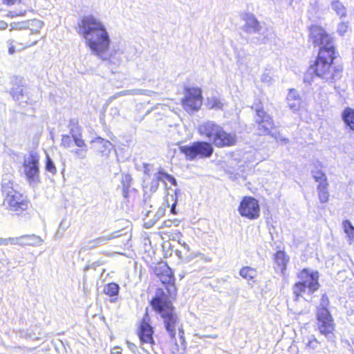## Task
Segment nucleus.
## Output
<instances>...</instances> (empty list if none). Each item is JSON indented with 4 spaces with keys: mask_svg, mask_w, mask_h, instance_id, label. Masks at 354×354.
I'll return each mask as SVG.
<instances>
[{
    "mask_svg": "<svg viewBox=\"0 0 354 354\" xmlns=\"http://www.w3.org/2000/svg\"><path fill=\"white\" fill-rule=\"evenodd\" d=\"M78 33L85 41L91 53L100 59L115 65L122 61V51L111 48V37L104 23L93 15L81 17L78 21Z\"/></svg>",
    "mask_w": 354,
    "mask_h": 354,
    "instance_id": "f257e3e1",
    "label": "nucleus"
},
{
    "mask_svg": "<svg viewBox=\"0 0 354 354\" xmlns=\"http://www.w3.org/2000/svg\"><path fill=\"white\" fill-rule=\"evenodd\" d=\"M154 273L166 287L165 290L157 289L155 297L151 301V306L163 320L165 330L170 338L175 339L178 317L171 302V299L176 295V292L174 273L171 269L163 263L155 268Z\"/></svg>",
    "mask_w": 354,
    "mask_h": 354,
    "instance_id": "f03ea898",
    "label": "nucleus"
},
{
    "mask_svg": "<svg viewBox=\"0 0 354 354\" xmlns=\"http://www.w3.org/2000/svg\"><path fill=\"white\" fill-rule=\"evenodd\" d=\"M335 58V51L320 50L315 62L311 66L308 73H315L316 76L327 82H333L340 77L341 71L333 70L331 64Z\"/></svg>",
    "mask_w": 354,
    "mask_h": 354,
    "instance_id": "7ed1b4c3",
    "label": "nucleus"
},
{
    "mask_svg": "<svg viewBox=\"0 0 354 354\" xmlns=\"http://www.w3.org/2000/svg\"><path fill=\"white\" fill-rule=\"evenodd\" d=\"M1 188L5 196L3 204L7 209L19 214L28 208V201L23 194L14 188L12 182L3 179Z\"/></svg>",
    "mask_w": 354,
    "mask_h": 354,
    "instance_id": "20e7f679",
    "label": "nucleus"
},
{
    "mask_svg": "<svg viewBox=\"0 0 354 354\" xmlns=\"http://www.w3.org/2000/svg\"><path fill=\"white\" fill-rule=\"evenodd\" d=\"M329 300L326 295H323L321 298L319 306L317 308V326L320 333L324 335L328 339L333 337V331L335 324L332 316L330 315L327 306Z\"/></svg>",
    "mask_w": 354,
    "mask_h": 354,
    "instance_id": "39448f33",
    "label": "nucleus"
},
{
    "mask_svg": "<svg viewBox=\"0 0 354 354\" xmlns=\"http://www.w3.org/2000/svg\"><path fill=\"white\" fill-rule=\"evenodd\" d=\"M299 278L301 281L296 283L292 288L295 301H297L299 297H303L306 290L309 293H313L317 290L319 287L317 272H310L308 270L304 269L299 273Z\"/></svg>",
    "mask_w": 354,
    "mask_h": 354,
    "instance_id": "423d86ee",
    "label": "nucleus"
},
{
    "mask_svg": "<svg viewBox=\"0 0 354 354\" xmlns=\"http://www.w3.org/2000/svg\"><path fill=\"white\" fill-rule=\"evenodd\" d=\"M179 149L180 152L185 154L186 158L189 160H193L196 158H209L214 152L212 144L205 141L194 142L191 145L180 146Z\"/></svg>",
    "mask_w": 354,
    "mask_h": 354,
    "instance_id": "0eeeda50",
    "label": "nucleus"
},
{
    "mask_svg": "<svg viewBox=\"0 0 354 354\" xmlns=\"http://www.w3.org/2000/svg\"><path fill=\"white\" fill-rule=\"evenodd\" d=\"M256 111L257 114L254 120L255 122L258 124V131L260 135H270L277 141H282L285 143L288 141L287 138H281L279 133L277 131H272L274 124L270 115L261 109H257Z\"/></svg>",
    "mask_w": 354,
    "mask_h": 354,
    "instance_id": "6e6552de",
    "label": "nucleus"
},
{
    "mask_svg": "<svg viewBox=\"0 0 354 354\" xmlns=\"http://www.w3.org/2000/svg\"><path fill=\"white\" fill-rule=\"evenodd\" d=\"M39 156L31 152L24 158L23 162L24 173L30 185L35 186L39 183Z\"/></svg>",
    "mask_w": 354,
    "mask_h": 354,
    "instance_id": "1a4fd4ad",
    "label": "nucleus"
},
{
    "mask_svg": "<svg viewBox=\"0 0 354 354\" xmlns=\"http://www.w3.org/2000/svg\"><path fill=\"white\" fill-rule=\"evenodd\" d=\"M310 38L313 43L320 50H334L333 38L324 29L318 26H312L310 29Z\"/></svg>",
    "mask_w": 354,
    "mask_h": 354,
    "instance_id": "9d476101",
    "label": "nucleus"
},
{
    "mask_svg": "<svg viewBox=\"0 0 354 354\" xmlns=\"http://www.w3.org/2000/svg\"><path fill=\"white\" fill-rule=\"evenodd\" d=\"M203 102L202 92L198 88L186 89L185 97L182 100L184 109L188 113L198 111Z\"/></svg>",
    "mask_w": 354,
    "mask_h": 354,
    "instance_id": "9b49d317",
    "label": "nucleus"
},
{
    "mask_svg": "<svg viewBox=\"0 0 354 354\" xmlns=\"http://www.w3.org/2000/svg\"><path fill=\"white\" fill-rule=\"evenodd\" d=\"M239 212L241 216L254 220L259 216L260 207L259 202L251 196H245L239 207Z\"/></svg>",
    "mask_w": 354,
    "mask_h": 354,
    "instance_id": "f8f14e48",
    "label": "nucleus"
},
{
    "mask_svg": "<svg viewBox=\"0 0 354 354\" xmlns=\"http://www.w3.org/2000/svg\"><path fill=\"white\" fill-rule=\"evenodd\" d=\"M153 334L152 327L148 323L142 322L138 331V337L141 348L147 353H148V348L153 350V346L155 344Z\"/></svg>",
    "mask_w": 354,
    "mask_h": 354,
    "instance_id": "ddd939ff",
    "label": "nucleus"
},
{
    "mask_svg": "<svg viewBox=\"0 0 354 354\" xmlns=\"http://www.w3.org/2000/svg\"><path fill=\"white\" fill-rule=\"evenodd\" d=\"M41 28H33L19 32L17 37L19 39L18 47L19 49H26L35 45L39 41V32Z\"/></svg>",
    "mask_w": 354,
    "mask_h": 354,
    "instance_id": "4468645a",
    "label": "nucleus"
},
{
    "mask_svg": "<svg viewBox=\"0 0 354 354\" xmlns=\"http://www.w3.org/2000/svg\"><path fill=\"white\" fill-rule=\"evenodd\" d=\"M221 126L214 121L204 122L198 126V133L213 145L216 136L221 131Z\"/></svg>",
    "mask_w": 354,
    "mask_h": 354,
    "instance_id": "2eb2a0df",
    "label": "nucleus"
},
{
    "mask_svg": "<svg viewBox=\"0 0 354 354\" xmlns=\"http://www.w3.org/2000/svg\"><path fill=\"white\" fill-rule=\"evenodd\" d=\"M118 236V232H114L110 234L100 236L93 239H91L84 243L82 246L80 248V252L95 249L100 246L105 245L109 241Z\"/></svg>",
    "mask_w": 354,
    "mask_h": 354,
    "instance_id": "dca6fc26",
    "label": "nucleus"
},
{
    "mask_svg": "<svg viewBox=\"0 0 354 354\" xmlns=\"http://www.w3.org/2000/svg\"><path fill=\"white\" fill-rule=\"evenodd\" d=\"M221 131L213 143L215 147L223 148L235 145L237 140L235 133L226 132L223 127Z\"/></svg>",
    "mask_w": 354,
    "mask_h": 354,
    "instance_id": "f3484780",
    "label": "nucleus"
},
{
    "mask_svg": "<svg viewBox=\"0 0 354 354\" xmlns=\"http://www.w3.org/2000/svg\"><path fill=\"white\" fill-rule=\"evenodd\" d=\"M243 19L245 21L243 30L247 33H255L260 30V24L253 15L245 14L243 17Z\"/></svg>",
    "mask_w": 354,
    "mask_h": 354,
    "instance_id": "a211bd4d",
    "label": "nucleus"
},
{
    "mask_svg": "<svg viewBox=\"0 0 354 354\" xmlns=\"http://www.w3.org/2000/svg\"><path fill=\"white\" fill-rule=\"evenodd\" d=\"M43 22L38 19H33L30 21H21V22H12L8 26L10 27V32L13 30H21L28 28L30 26L37 28H41L43 27Z\"/></svg>",
    "mask_w": 354,
    "mask_h": 354,
    "instance_id": "6ab92c4d",
    "label": "nucleus"
},
{
    "mask_svg": "<svg viewBox=\"0 0 354 354\" xmlns=\"http://www.w3.org/2000/svg\"><path fill=\"white\" fill-rule=\"evenodd\" d=\"M15 245H32L39 246L41 245L43 240L36 235H24L19 237H15Z\"/></svg>",
    "mask_w": 354,
    "mask_h": 354,
    "instance_id": "aec40b11",
    "label": "nucleus"
},
{
    "mask_svg": "<svg viewBox=\"0 0 354 354\" xmlns=\"http://www.w3.org/2000/svg\"><path fill=\"white\" fill-rule=\"evenodd\" d=\"M160 181L163 182L164 183H165L166 181H168L172 185H176V180L172 176L165 172L159 171L154 175L153 181L151 186V191H156L158 187V182Z\"/></svg>",
    "mask_w": 354,
    "mask_h": 354,
    "instance_id": "412c9836",
    "label": "nucleus"
},
{
    "mask_svg": "<svg viewBox=\"0 0 354 354\" xmlns=\"http://www.w3.org/2000/svg\"><path fill=\"white\" fill-rule=\"evenodd\" d=\"M287 102L288 106L293 112H295L300 109L301 100L296 90H290L287 95Z\"/></svg>",
    "mask_w": 354,
    "mask_h": 354,
    "instance_id": "4be33fe9",
    "label": "nucleus"
},
{
    "mask_svg": "<svg viewBox=\"0 0 354 354\" xmlns=\"http://www.w3.org/2000/svg\"><path fill=\"white\" fill-rule=\"evenodd\" d=\"M93 142L95 147L104 156H108L112 149V144L102 138H97Z\"/></svg>",
    "mask_w": 354,
    "mask_h": 354,
    "instance_id": "5701e85b",
    "label": "nucleus"
},
{
    "mask_svg": "<svg viewBox=\"0 0 354 354\" xmlns=\"http://www.w3.org/2000/svg\"><path fill=\"white\" fill-rule=\"evenodd\" d=\"M70 134L73 137L74 143L77 147H82L85 146V142L82 138L80 129L76 124H71Z\"/></svg>",
    "mask_w": 354,
    "mask_h": 354,
    "instance_id": "b1692460",
    "label": "nucleus"
},
{
    "mask_svg": "<svg viewBox=\"0 0 354 354\" xmlns=\"http://www.w3.org/2000/svg\"><path fill=\"white\" fill-rule=\"evenodd\" d=\"M289 259L283 251H278L274 255V262L282 272L286 270Z\"/></svg>",
    "mask_w": 354,
    "mask_h": 354,
    "instance_id": "393cba45",
    "label": "nucleus"
},
{
    "mask_svg": "<svg viewBox=\"0 0 354 354\" xmlns=\"http://www.w3.org/2000/svg\"><path fill=\"white\" fill-rule=\"evenodd\" d=\"M342 119L346 125L352 131H354V109L346 108L342 113Z\"/></svg>",
    "mask_w": 354,
    "mask_h": 354,
    "instance_id": "a878e982",
    "label": "nucleus"
},
{
    "mask_svg": "<svg viewBox=\"0 0 354 354\" xmlns=\"http://www.w3.org/2000/svg\"><path fill=\"white\" fill-rule=\"evenodd\" d=\"M171 193L169 192L165 198V205L167 207H169L170 206V202H173V203L171 205V212L174 214H176V206L177 203V192L178 190L176 189H170Z\"/></svg>",
    "mask_w": 354,
    "mask_h": 354,
    "instance_id": "bb28decb",
    "label": "nucleus"
},
{
    "mask_svg": "<svg viewBox=\"0 0 354 354\" xmlns=\"http://www.w3.org/2000/svg\"><path fill=\"white\" fill-rule=\"evenodd\" d=\"M324 184L317 185V192L319 199L321 203H325L328 201L329 193L328 192V183H323Z\"/></svg>",
    "mask_w": 354,
    "mask_h": 354,
    "instance_id": "cd10ccee",
    "label": "nucleus"
},
{
    "mask_svg": "<svg viewBox=\"0 0 354 354\" xmlns=\"http://www.w3.org/2000/svg\"><path fill=\"white\" fill-rule=\"evenodd\" d=\"M330 8L340 17H344L346 15V8L339 0L332 1Z\"/></svg>",
    "mask_w": 354,
    "mask_h": 354,
    "instance_id": "c85d7f7f",
    "label": "nucleus"
},
{
    "mask_svg": "<svg viewBox=\"0 0 354 354\" xmlns=\"http://www.w3.org/2000/svg\"><path fill=\"white\" fill-rule=\"evenodd\" d=\"M240 275L248 281L252 280L257 275L255 269L251 267H243L241 269Z\"/></svg>",
    "mask_w": 354,
    "mask_h": 354,
    "instance_id": "c756f323",
    "label": "nucleus"
},
{
    "mask_svg": "<svg viewBox=\"0 0 354 354\" xmlns=\"http://www.w3.org/2000/svg\"><path fill=\"white\" fill-rule=\"evenodd\" d=\"M120 290L119 286L115 283H109L104 288V293L110 297H115L118 295Z\"/></svg>",
    "mask_w": 354,
    "mask_h": 354,
    "instance_id": "7c9ffc66",
    "label": "nucleus"
},
{
    "mask_svg": "<svg viewBox=\"0 0 354 354\" xmlns=\"http://www.w3.org/2000/svg\"><path fill=\"white\" fill-rule=\"evenodd\" d=\"M207 105L209 109L221 110L223 108L224 103L216 97H212L207 99Z\"/></svg>",
    "mask_w": 354,
    "mask_h": 354,
    "instance_id": "2f4dec72",
    "label": "nucleus"
},
{
    "mask_svg": "<svg viewBox=\"0 0 354 354\" xmlns=\"http://www.w3.org/2000/svg\"><path fill=\"white\" fill-rule=\"evenodd\" d=\"M19 39L16 36L15 39H10L6 41L8 46V52L10 55H13L16 52L23 50L24 49H19L18 47Z\"/></svg>",
    "mask_w": 354,
    "mask_h": 354,
    "instance_id": "473e14b6",
    "label": "nucleus"
},
{
    "mask_svg": "<svg viewBox=\"0 0 354 354\" xmlns=\"http://www.w3.org/2000/svg\"><path fill=\"white\" fill-rule=\"evenodd\" d=\"M343 227L344 232L347 234L351 241H354V226L348 220L343 221Z\"/></svg>",
    "mask_w": 354,
    "mask_h": 354,
    "instance_id": "72a5a7b5",
    "label": "nucleus"
},
{
    "mask_svg": "<svg viewBox=\"0 0 354 354\" xmlns=\"http://www.w3.org/2000/svg\"><path fill=\"white\" fill-rule=\"evenodd\" d=\"M312 174L313 178L319 184H324L323 183H328L326 175L320 170H313Z\"/></svg>",
    "mask_w": 354,
    "mask_h": 354,
    "instance_id": "f704fd0d",
    "label": "nucleus"
},
{
    "mask_svg": "<svg viewBox=\"0 0 354 354\" xmlns=\"http://www.w3.org/2000/svg\"><path fill=\"white\" fill-rule=\"evenodd\" d=\"M10 94L15 100H22L24 97V89L20 86L12 88L10 91Z\"/></svg>",
    "mask_w": 354,
    "mask_h": 354,
    "instance_id": "c9c22d12",
    "label": "nucleus"
},
{
    "mask_svg": "<svg viewBox=\"0 0 354 354\" xmlns=\"http://www.w3.org/2000/svg\"><path fill=\"white\" fill-rule=\"evenodd\" d=\"M45 169L48 172L52 174L53 175H55L57 173V169L55 163L48 154H46Z\"/></svg>",
    "mask_w": 354,
    "mask_h": 354,
    "instance_id": "e433bc0d",
    "label": "nucleus"
},
{
    "mask_svg": "<svg viewBox=\"0 0 354 354\" xmlns=\"http://www.w3.org/2000/svg\"><path fill=\"white\" fill-rule=\"evenodd\" d=\"M152 93H154L153 91H149V90H142V89H132V90H128L124 92V95L129 94L132 95H151Z\"/></svg>",
    "mask_w": 354,
    "mask_h": 354,
    "instance_id": "4c0bfd02",
    "label": "nucleus"
},
{
    "mask_svg": "<svg viewBox=\"0 0 354 354\" xmlns=\"http://www.w3.org/2000/svg\"><path fill=\"white\" fill-rule=\"evenodd\" d=\"M131 177L129 174H122L121 183L122 184L123 192H127L131 186Z\"/></svg>",
    "mask_w": 354,
    "mask_h": 354,
    "instance_id": "58836bf2",
    "label": "nucleus"
},
{
    "mask_svg": "<svg viewBox=\"0 0 354 354\" xmlns=\"http://www.w3.org/2000/svg\"><path fill=\"white\" fill-rule=\"evenodd\" d=\"M80 149H77L73 151V153L75 154V157L78 159H84L86 157L87 154V148L85 145L84 147H79Z\"/></svg>",
    "mask_w": 354,
    "mask_h": 354,
    "instance_id": "ea45409f",
    "label": "nucleus"
},
{
    "mask_svg": "<svg viewBox=\"0 0 354 354\" xmlns=\"http://www.w3.org/2000/svg\"><path fill=\"white\" fill-rule=\"evenodd\" d=\"M74 140L70 135H64L62 136L61 145L65 148H69L73 146Z\"/></svg>",
    "mask_w": 354,
    "mask_h": 354,
    "instance_id": "a19ab883",
    "label": "nucleus"
},
{
    "mask_svg": "<svg viewBox=\"0 0 354 354\" xmlns=\"http://www.w3.org/2000/svg\"><path fill=\"white\" fill-rule=\"evenodd\" d=\"M166 209L167 206L165 204H162V205L158 207L154 216L156 221L159 220L165 214Z\"/></svg>",
    "mask_w": 354,
    "mask_h": 354,
    "instance_id": "79ce46f5",
    "label": "nucleus"
},
{
    "mask_svg": "<svg viewBox=\"0 0 354 354\" xmlns=\"http://www.w3.org/2000/svg\"><path fill=\"white\" fill-rule=\"evenodd\" d=\"M180 222V221L178 219H168L163 222L162 225L160 227H170L171 226H178Z\"/></svg>",
    "mask_w": 354,
    "mask_h": 354,
    "instance_id": "37998d69",
    "label": "nucleus"
},
{
    "mask_svg": "<svg viewBox=\"0 0 354 354\" xmlns=\"http://www.w3.org/2000/svg\"><path fill=\"white\" fill-rule=\"evenodd\" d=\"M348 28V24L346 22H342L338 24L337 31L339 35L343 36Z\"/></svg>",
    "mask_w": 354,
    "mask_h": 354,
    "instance_id": "c03bdc74",
    "label": "nucleus"
},
{
    "mask_svg": "<svg viewBox=\"0 0 354 354\" xmlns=\"http://www.w3.org/2000/svg\"><path fill=\"white\" fill-rule=\"evenodd\" d=\"M318 344L319 342L315 337H311L310 339H308L307 346L309 348L315 349L317 347Z\"/></svg>",
    "mask_w": 354,
    "mask_h": 354,
    "instance_id": "a18cd8bd",
    "label": "nucleus"
},
{
    "mask_svg": "<svg viewBox=\"0 0 354 354\" xmlns=\"http://www.w3.org/2000/svg\"><path fill=\"white\" fill-rule=\"evenodd\" d=\"M15 245L14 238H0V246L1 245Z\"/></svg>",
    "mask_w": 354,
    "mask_h": 354,
    "instance_id": "49530a36",
    "label": "nucleus"
},
{
    "mask_svg": "<svg viewBox=\"0 0 354 354\" xmlns=\"http://www.w3.org/2000/svg\"><path fill=\"white\" fill-rule=\"evenodd\" d=\"M25 14V12L20 11L19 12L15 11H10L7 14L6 17L9 18H14L17 16H24Z\"/></svg>",
    "mask_w": 354,
    "mask_h": 354,
    "instance_id": "de8ad7c7",
    "label": "nucleus"
},
{
    "mask_svg": "<svg viewBox=\"0 0 354 354\" xmlns=\"http://www.w3.org/2000/svg\"><path fill=\"white\" fill-rule=\"evenodd\" d=\"M102 264V263H100V261H95V262H93V263H91V265H88L84 267V271H88L89 269H95L96 267L100 266Z\"/></svg>",
    "mask_w": 354,
    "mask_h": 354,
    "instance_id": "09e8293b",
    "label": "nucleus"
},
{
    "mask_svg": "<svg viewBox=\"0 0 354 354\" xmlns=\"http://www.w3.org/2000/svg\"><path fill=\"white\" fill-rule=\"evenodd\" d=\"M261 81L266 84H270L272 82V77L268 73H263L261 75Z\"/></svg>",
    "mask_w": 354,
    "mask_h": 354,
    "instance_id": "8fccbe9b",
    "label": "nucleus"
},
{
    "mask_svg": "<svg viewBox=\"0 0 354 354\" xmlns=\"http://www.w3.org/2000/svg\"><path fill=\"white\" fill-rule=\"evenodd\" d=\"M21 0H3V3L8 6L15 5L17 2H20Z\"/></svg>",
    "mask_w": 354,
    "mask_h": 354,
    "instance_id": "3c124183",
    "label": "nucleus"
},
{
    "mask_svg": "<svg viewBox=\"0 0 354 354\" xmlns=\"http://www.w3.org/2000/svg\"><path fill=\"white\" fill-rule=\"evenodd\" d=\"M8 27V24L6 21L0 19V30H5Z\"/></svg>",
    "mask_w": 354,
    "mask_h": 354,
    "instance_id": "603ef678",
    "label": "nucleus"
},
{
    "mask_svg": "<svg viewBox=\"0 0 354 354\" xmlns=\"http://www.w3.org/2000/svg\"><path fill=\"white\" fill-rule=\"evenodd\" d=\"M121 348L120 347H115L111 351V354H121Z\"/></svg>",
    "mask_w": 354,
    "mask_h": 354,
    "instance_id": "864d4df0",
    "label": "nucleus"
},
{
    "mask_svg": "<svg viewBox=\"0 0 354 354\" xmlns=\"http://www.w3.org/2000/svg\"><path fill=\"white\" fill-rule=\"evenodd\" d=\"M178 243H180V245H182V246H183V248H184L187 251H189V245H188L186 243H185V242L182 243L180 241H178Z\"/></svg>",
    "mask_w": 354,
    "mask_h": 354,
    "instance_id": "5fc2aeb1",
    "label": "nucleus"
},
{
    "mask_svg": "<svg viewBox=\"0 0 354 354\" xmlns=\"http://www.w3.org/2000/svg\"><path fill=\"white\" fill-rule=\"evenodd\" d=\"M128 345H129V348L131 349V350H133L134 348H136V345L133 343H130V342H128L127 343Z\"/></svg>",
    "mask_w": 354,
    "mask_h": 354,
    "instance_id": "6e6d98bb",
    "label": "nucleus"
},
{
    "mask_svg": "<svg viewBox=\"0 0 354 354\" xmlns=\"http://www.w3.org/2000/svg\"><path fill=\"white\" fill-rule=\"evenodd\" d=\"M207 337L216 339L217 337V335H209L207 336Z\"/></svg>",
    "mask_w": 354,
    "mask_h": 354,
    "instance_id": "4d7b16f0",
    "label": "nucleus"
},
{
    "mask_svg": "<svg viewBox=\"0 0 354 354\" xmlns=\"http://www.w3.org/2000/svg\"><path fill=\"white\" fill-rule=\"evenodd\" d=\"M148 172H149V170H148V169H147V165H145V174H148Z\"/></svg>",
    "mask_w": 354,
    "mask_h": 354,
    "instance_id": "13d9d810",
    "label": "nucleus"
},
{
    "mask_svg": "<svg viewBox=\"0 0 354 354\" xmlns=\"http://www.w3.org/2000/svg\"><path fill=\"white\" fill-rule=\"evenodd\" d=\"M178 330H179V333L180 334H183V330L182 328H178Z\"/></svg>",
    "mask_w": 354,
    "mask_h": 354,
    "instance_id": "bf43d9fd",
    "label": "nucleus"
},
{
    "mask_svg": "<svg viewBox=\"0 0 354 354\" xmlns=\"http://www.w3.org/2000/svg\"><path fill=\"white\" fill-rule=\"evenodd\" d=\"M316 167V168H318L319 166H320V163L319 162H317V165H315Z\"/></svg>",
    "mask_w": 354,
    "mask_h": 354,
    "instance_id": "052dcab7",
    "label": "nucleus"
},
{
    "mask_svg": "<svg viewBox=\"0 0 354 354\" xmlns=\"http://www.w3.org/2000/svg\"><path fill=\"white\" fill-rule=\"evenodd\" d=\"M304 81H305V82L308 81L307 75H306V77H305V78H304Z\"/></svg>",
    "mask_w": 354,
    "mask_h": 354,
    "instance_id": "680f3d73",
    "label": "nucleus"
}]
</instances>
